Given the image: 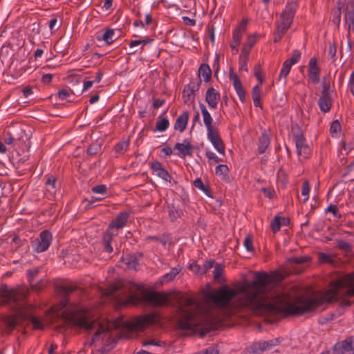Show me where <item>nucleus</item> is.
<instances>
[{
    "label": "nucleus",
    "instance_id": "f257e3e1",
    "mask_svg": "<svg viewBox=\"0 0 354 354\" xmlns=\"http://www.w3.org/2000/svg\"><path fill=\"white\" fill-rule=\"evenodd\" d=\"M254 280L245 281L239 290L230 288L227 285L213 292H208L206 297L220 308H231L234 311L245 308L257 315L301 316L314 313L324 304H332L340 300L339 305L349 307L354 301L348 298L354 297V276L347 275L346 280L331 283V288L315 297L299 296L294 300L287 293L268 292L269 285L281 281L284 275L280 271L267 273L263 271L253 272Z\"/></svg>",
    "mask_w": 354,
    "mask_h": 354
},
{
    "label": "nucleus",
    "instance_id": "f03ea898",
    "mask_svg": "<svg viewBox=\"0 0 354 354\" xmlns=\"http://www.w3.org/2000/svg\"><path fill=\"white\" fill-rule=\"evenodd\" d=\"M174 299L178 304L177 312L180 317L177 323L180 329L198 333L199 336L203 337L209 332L220 327L221 321L210 312L202 311L200 304L194 297L177 294Z\"/></svg>",
    "mask_w": 354,
    "mask_h": 354
},
{
    "label": "nucleus",
    "instance_id": "7ed1b4c3",
    "mask_svg": "<svg viewBox=\"0 0 354 354\" xmlns=\"http://www.w3.org/2000/svg\"><path fill=\"white\" fill-rule=\"evenodd\" d=\"M62 317L68 325L88 331L93 328L94 322L89 319L87 310L77 305H71L63 310Z\"/></svg>",
    "mask_w": 354,
    "mask_h": 354
},
{
    "label": "nucleus",
    "instance_id": "20e7f679",
    "mask_svg": "<svg viewBox=\"0 0 354 354\" xmlns=\"http://www.w3.org/2000/svg\"><path fill=\"white\" fill-rule=\"evenodd\" d=\"M129 300L136 304L138 302H144L153 307H161L168 305L170 303L169 295L165 292H154L147 290H142V296L138 297L132 295Z\"/></svg>",
    "mask_w": 354,
    "mask_h": 354
},
{
    "label": "nucleus",
    "instance_id": "39448f33",
    "mask_svg": "<svg viewBox=\"0 0 354 354\" xmlns=\"http://www.w3.org/2000/svg\"><path fill=\"white\" fill-rule=\"evenodd\" d=\"M31 322L34 329H43L44 326L42 322L33 316L30 312L19 310L15 315L8 316L5 318L6 330L10 333L17 325H21L24 322Z\"/></svg>",
    "mask_w": 354,
    "mask_h": 354
},
{
    "label": "nucleus",
    "instance_id": "423d86ee",
    "mask_svg": "<svg viewBox=\"0 0 354 354\" xmlns=\"http://www.w3.org/2000/svg\"><path fill=\"white\" fill-rule=\"evenodd\" d=\"M156 313H149L139 317L135 321L125 322L124 328L129 331H142L147 326L154 324L156 322Z\"/></svg>",
    "mask_w": 354,
    "mask_h": 354
},
{
    "label": "nucleus",
    "instance_id": "0eeeda50",
    "mask_svg": "<svg viewBox=\"0 0 354 354\" xmlns=\"http://www.w3.org/2000/svg\"><path fill=\"white\" fill-rule=\"evenodd\" d=\"M292 131L295 141L297 154L305 158H308L311 153V150L308 145L306 143V138L301 129L299 126H296L292 128Z\"/></svg>",
    "mask_w": 354,
    "mask_h": 354
},
{
    "label": "nucleus",
    "instance_id": "6e6552de",
    "mask_svg": "<svg viewBox=\"0 0 354 354\" xmlns=\"http://www.w3.org/2000/svg\"><path fill=\"white\" fill-rule=\"evenodd\" d=\"M201 83V79L196 77L192 78L190 82L185 86L183 91V100L185 104H191L194 102L195 93L199 90Z\"/></svg>",
    "mask_w": 354,
    "mask_h": 354
},
{
    "label": "nucleus",
    "instance_id": "1a4fd4ad",
    "mask_svg": "<svg viewBox=\"0 0 354 354\" xmlns=\"http://www.w3.org/2000/svg\"><path fill=\"white\" fill-rule=\"evenodd\" d=\"M329 83L324 80L322 82V95L318 101L319 109L324 113L328 112L332 106V99L329 93Z\"/></svg>",
    "mask_w": 354,
    "mask_h": 354
},
{
    "label": "nucleus",
    "instance_id": "9d476101",
    "mask_svg": "<svg viewBox=\"0 0 354 354\" xmlns=\"http://www.w3.org/2000/svg\"><path fill=\"white\" fill-rule=\"evenodd\" d=\"M301 58V52L299 50H295L290 59H286L283 64V67L281 70L279 80L282 81V84H286V78L289 74L292 66L297 63Z\"/></svg>",
    "mask_w": 354,
    "mask_h": 354
},
{
    "label": "nucleus",
    "instance_id": "9b49d317",
    "mask_svg": "<svg viewBox=\"0 0 354 354\" xmlns=\"http://www.w3.org/2000/svg\"><path fill=\"white\" fill-rule=\"evenodd\" d=\"M52 242V234L48 230H44L39 234V239L35 241V251L37 253L45 252Z\"/></svg>",
    "mask_w": 354,
    "mask_h": 354
},
{
    "label": "nucleus",
    "instance_id": "f8f14e48",
    "mask_svg": "<svg viewBox=\"0 0 354 354\" xmlns=\"http://www.w3.org/2000/svg\"><path fill=\"white\" fill-rule=\"evenodd\" d=\"M333 354H343L346 352H354V337L351 336L344 340L336 343L333 348Z\"/></svg>",
    "mask_w": 354,
    "mask_h": 354
},
{
    "label": "nucleus",
    "instance_id": "ddd939ff",
    "mask_svg": "<svg viewBox=\"0 0 354 354\" xmlns=\"http://www.w3.org/2000/svg\"><path fill=\"white\" fill-rule=\"evenodd\" d=\"M19 294L17 290L14 288L9 289L6 284H2L0 286V297L3 299L6 304L10 301L17 304L19 299Z\"/></svg>",
    "mask_w": 354,
    "mask_h": 354
},
{
    "label": "nucleus",
    "instance_id": "4468645a",
    "mask_svg": "<svg viewBox=\"0 0 354 354\" xmlns=\"http://www.w3.org/2000/svg\"><path fill=\"white\" fill-rule=\"evenodd\" d=\"M297 8V4L295 2H291L287 4L285 9L281 15V23H283L290 26L295 14Z\"/></svg>",
    "mask_w": 354,
    "mask_h": 354
},
{
    "label": "nucleus",
    "instance_id": "2eb2a0df",
    "mask_svg": "<svg viewBox=\"0 0 354 354\" xmlns=\"http://www.w3.org/2000/svg\"><path fill=\"white\" fill-rule=\"evenodd\" d=\"M344 21L348 25V37L351 31L354 30V1H348L344 8Z\"/></svg>",
    "mask_w": 354,
    "mask_h": 354
},
{
    "label": "nucleus",
    "instance_id": "dca6fc26",
    "mask_svg": "<svg viewBox=\"0 0 354 354\" xmlns=\"http://www.w3.org/2000/svg\"><path fill=\"white\" fill-rule=\"evenodd\" d=\"M207 138L211 141L215 149L221 154L225 153V145L218 134L217 129L207 131Z\"/></svg>",
    "mask_w": 354,
    "mask_h": 354
},
{
    "label": "nucleus",
    "instance_id": "f3484780",
    "mask_svg": "<svg viewBox=\"0 0 354 354\" xmlns=\"http://www.w3.org/2000/svg\"><path fill=\"white\" fill-rule=\"evenodd\" d=\"M229 77L233 82V86L236 90L237 95L239 97L240 100L242 102H245V91L241 81L240 80L238 75L234 73V68H230Z\"/></svg>",
    "mask_w": 354,
    "mask_h": 354
},
{
    "label": "nucleus",
    "instance_id": "a211bd4d",
    "mask_svg": "<svg viewBox=\"0 0 354 354\" xmlns=\"http://www.w3.org/2000/svg\"><path fill=\"white\" fill-rule=\"evenodd\" d=\"M174 149L178 151L176 155L182 158L193 155V146L187 139L184 140L182 143L177 142L174 145Z\"/></svg>",
    "mask_w": 354,
    "mask_h": 354
},
{
    "label": "nucleus",
    "instance_id": "6ab92c4d",
    "mask_svg": "<svg viewBox=\"0 0 354 354\" xmlns=\"http://www.w3.org/2000/svg\"><path fill=\"white\" fill-rule=\"evenodd\" d=\"M129 213L122 212L109 225L108 228L112 231L118 232V230L123 228L128 221Z\"/></svg>",
    "mask_w": 354,
    "mask_h": 354
},
{
    "label": "nucleus",
    "instance_id": "aec40b11",
    "mask_svg": "<svg viewBox=\"0 0 354 354\" xmlns=\"http://www.w3.org/2000/svg\"><path fill=\"white\" fill-rule=\"evenodd\" d=\"M320 68L317 65V61L315 57H312L309 61V67L308 75L309 80L313 84H317L319 82Z\"/></svg>",
    "mask_w": 354,
    "mask_h": 354
},
{
    "label": "nucleus",
    "instance_id": "412c9836",
    "mask_svg": "<svg viewBox=\"0 0 354 354\" xmlns=\"http://www.w3.org/2000/svg\"><path fill=\"white\" fill-rule=\"evenodd\" d=\"M117 235L118 232L112 231L109 228H107L106 230L102 233V243L103 244L104 250L105 252L111 253L113 251V247L111 246V242L113 237Z\"/></svg>",
    "mask_w": 354,
    "mask_h": 354
},
{
    "label": "nucleus",
    "instance_id": "4be33fe9",
    "mask_svg": "<svg viewBox=\"0 0 354 354\" xmlns=\"http://www.w3.org/2000/svg\"><path fill=\"white\" fill-rule=\"evenodd\" d=\"M280 342L279 338L270 339L269 341H264L261 342L255 343L252 345V351L254 353H258L259 351H264L270 349L274 346L278 345Z\"/></svg>",
    "mask_w": 354,
    "mask_h": 354
},
{
    "label": "nucleus",
    "instance_id": "5701e85b",
    "mask_svg": "<svg viewBox=\"0 0 354 354\" xmlns=\"http://www.w3.org/2000/svg\"><path fill=\"white\" fill-rule=\"evenodd\" d=\"M220 93L213 87H210L206 92L205 101L212 109H216L220 100Z\"/></svg>",
    "mask_w": 354,
    "mask_h": 354
},
{
    "label": "nucleus",
    "instance_id": "b1692460",
    "mask_svg": "<svg viewBox=\"0 0 354 354\" xmlns=\"http://www.w3.org/2000/svg\"><path fill=\"white\" fill-rule=\"evenodd\" d=\"M151 168L157 176L167 182H171V176L168 171L162 167L161 162L159 161L153 162Z\"/></svg>",
    "mask_w": 354,
    "mask_h": 354
},
{
    "label": "nucleus",
    "instance_id": "393cba45",
    "mask_svg": "<svg viewBox=\"0 0 354 354\" xmlns=\"http://www.w3.org/2000/svg\"><path fill=\"white\" fill-rule=\"evenodd\" d=\"M76 289L77 287L73 286H60L59 287V291L63 295L62 299L59 301L60 308H64L67 306L69 301L68 295Z\"/></svg>",
    "mask_w": 354,
    "mask_h": 354
},
{
    "label": "nucleus",
    "instance_id": "a878e982",
    "mask_svg": "<svg viewBox=\"0 0 354 354\" xmlns=\"http://www.w3.org/2000/svg\"><path fill=\"white\" fill-rule=\"evenodd\" d=\"M189 115V113L188 111H183L182 114L177 118L174 126V129L183 132L187 127Z\"/></svg>",
    "mask_w": 354,
    "mask_h": 354
},
{
    "label": "nucleus",
    "instance_id": "bb28decb",
    "mask_svg": "<svg viewBox=\"0 0 354 354\" xmlns=\"http://www.w3.org/2000/svg\"><path fill=\"white\" fill-rule=\"evenodd\" d=\"M270 143V138L269 134L264 131L262 133L258 140V152L260 154L263 153L268 148Z\"/></svg>",
    "mask_w": 354,
    "mask_h": 354
},
{
    "label": "nucleus",
    "instance_id": "cd10ccee",
    "mask_svg": "<svg viewBox=\"0 0 354 354\" xmlns=\"http://www.w3.org/2000/svg\"><path fill=\"white\" fill-rule=\"evenodd\" d=\"M199 106H200L202 115H203L204 124L207 128V131H208L210 130L217 129L216 127H215L212 125L213 120H212L209 111L206 109L205 106L203 104L201 103Z\"/></svg>",
    "mask_w": 354,
    "mask_h": 354
},
{
    "label": "nucleus",
    "instance_id": "c85d7f7f",
    "mask_svg": "<svg viewBox=\"0 0 354 354\" xmlns=\"http://www.w3.org/2000/svg\"><path fill=\"white\" fill-rule=\"evenodd\" d=\"M153 41V39L146 38L142 40H133L129 44L130 48L129 49L128 55H133L136 53V50L133 48L134 46L142 45L141 50H143V46L147 44H150Z\"/></svg>",
    "mask_w": 354,
    "mask_h": 354
},
{
    "label": "nucleus",
    "instance_id": "c756f323",
    "mask_svg": "<svg viewBox=\"0 0 354 354\" xmlns=\"http://www.w3.org/2000/svg\"><path fill=\"white\" fill-rule=\"evenodd\" d=\"M198 77L201 78V75L203 77L204 81L207 82L212 77V71L207 64H202L198 68Z\"/></svg>",
    "mask_w": 354,
    "mask_h": 354
},
{
    "label": "nucleus",
    "instance_id": "7c9ffc66",
    "mask_svg": "<svg viewBox=\"0 0 354 354\" xmlns=\"http://www.w3.org/2000/svg\"><path fill=\"white\" fill-rule=\"evenodd\" d=\"M194 185L196 188L201 190L208 198H213L209 186L208 185H204V183H203L202 180L200 178H197L194 181Z\"/></svg>",
    "mask_w": 354,
    "mask_h": 354
},
{
    "label": "nucleus",
    "instance_id": "2f4dec72",
    "mask_svg": "<svg viewBox=\"0 0 354 354\" xmlns=\"http://www.w3.org/2000/svg\"><path fill=\"white\" fill-rule=\"evenodd\" d=\"M102 149V142L98 140L93 142L88 147L86 153L88 156H94L97 155Z\"/></svg>",
    "mask_w": 354,
    "mask_h": 354
},
{
    "label": "nucleus",
    "instance_id": "473e14b6",
    "mask_svg": "<svg viewBox=\"0 0 354 354\" xmlns=\"http://www.w3.org/2000/svg\"><path fill=\"white\" fill-rule=\"evenodd\" d=\"M39 273V269L35 268L34 270H28L27 271L28 278V281L31 283V287L32 289L35 290H41L42 289V286L39 285V283H32L33 279Z\"/></svg>",
    "mask_w": 354,
    "mask_h": 354
},
{
    "label": "nucleus",
    "instance_id": "72a5a7b5",
    "mask_svg": "<svg viewBox=\"0 0 354 354\" xmlns=\"http://www.w3.org/2000/svg\"><path fill=\"white\" fill-rule=\"evenodd\" d=\"M70 84H71L70 91L73 94L80 95L82 93L83 90H82V86L80 80H79L77 79L72 80L70 82Z\"/></svg>",
    "mask_w": 354,
    "mask_h": 354
},
{
    "label": "nucleus",
    "instance_id": "f704fd0d",
    "mask_svg": "<svg viewBox=\"0 0 354 354\" xmlns=\"http://www.w3.org/2000/svg\"><path fill=\"white\" fill-rule=\"evenodd\" d=\"M311 259V257L305 255L301 257H290L288 259V261L291 265H302L304 263L310 262Z\"/></svg>",
    "mask_w": 354,
    "mask_h": 354
},
{
    "label": "nucleus",
    "instance_id": "c9c22d12",
    "mask_svg": "<svg viewBox=\"0 0 354 354\" xmlns=\"http://www.w3.org/2000/svg\"><path fill=\"white\" fill-rule=\"evenodd\" d=\"M169 120L165 117L160 115L158 117V120L156 122V130L160 132L165 131L169 127Z\"/></svg>",
    "mask_w": 354,
    "mask_h": 354
},
{
    "label": "nucleus",
    "instance_id": "e433bc0d",
    "mask_svg": "<svg viewBox=\"0 0 354 354\" xmlns=\"http://www.w3.org/2000/svg\"><path fill=\"white\" fill-rule=\"evenodd\" d=\"M129 145V141L122 140L118 142L114 147V151L118 155H122L127 150Z\"/></svg>",
    "mask_w": 354,
    "mask_h": 354
},
{
    "label": "nucleus",
    "instance_id": "4c0bfd02",
    "mask_svg": "<svg viewBox=\"0 0 354 354\" xmlns=\"http://www.w3.org/2000/svg\"><path fill=\"white\" fill-rule=\"evenodd\" d=\"M343 6H338L337 5V8L332 10L331 15H332V21L333 24H335L337 27H339L340 21H341V13H342V9L344 8Z\"/></svg>",
    "mask_w": 354,
    "mask_h": 354
},
{
    "label": "nucleus",
    "instance_id": "58836bf2",
    "mask_svg": "<svg viewBox=\"0 0 354 354\" xmlns=\"http://www.w3.org/2000/svg\"><path fill=\"white\" fill-rule=\"evenodd\" d=\"M335 262V261L333 256L324 252L319 253V263L334 264Z\"/></svg>",
    "mask_w": 354,
    "mask_h": 354
},
{
    "label": "nucleus",
    "instance_id": "ea45409f",
    "mask_svg": "<svg viewBox=\"0 0 354 354\" xmlns=\"http://www.w3.org/2000/svg\"><path fill=\"white\" fill-rule=\"evenodd\" d=\"M109 330H110V328L109 326H104L103 325H100L98 329L94 333V335L93 337V341L98 340L102 334L108 333L109 332Z\"/></svg>",
    "mask_w": 354,
    "mask_h": 354
},
{
    "label": "nucleus",
    "instance_id": "a19ab883",
    "mask_svg": "<svg viewBox=\"0 0 354 354\" xmlns=\"http://www.w3.org/2000/svg\"><path fill=\"white\" fill-rule=\"evenodd\" d=\"M337 248H338L339 250H342L346 252H350L352 250V245L344 241V240H339L337 242Z\"/></svg>",
    "mask_w": 354,
    "mask_h": 354
},
{
    "label": "nucleus",
    "instance_id": "79ce46f5",
    "mask_svg": "<svg viewBox=\"0 0 354 354\" xmlns=\"http://www.w3.org/2000/svg\"><path fill=\"white\" fill-rule=\"evenodd\" d=\"M180 270L178 268H174L170 271V272L167 273L163 277V280L165 282H169L173 280L175 277L180 272Z\"/></svg>",
    "mask_w": 354,
    "mask_h": 354
},
{
    "label": "nucleus",
    "instance_id": "37998d69",
    "mask_svg": "<svg viewBox=\"0 0 354 354\" xmlns=\"http://www.w3.org/2000/svg\"><path fill=\"white\" fill-rule=\"evenodd\" d=\"M223 273V266L221 264L216 263L214 266V278L215 281H219L220 277Z\"/></svg>",
    "mask_w": 354,
    "mask_h": 354
},
{
    "label": "nucleus",
    "instance_id": "c03bdc74",
    "mask_svg": "<svg viewBox=\"0 0 354 354\" xmlns=\"http://www.w3.org/2000/svg\"><path fill=\"white\" fill-rule=\"evenodd\" d=\"M168 214L171 221L176 220L177 216H180L182 214L181 210L174 209V207H168Z\"/></svg>",
    "mask_w": 354,
    "mask_h": 354
},
{
    "label": "nucleus",
    "instance_id": "a18cd8bd",
    "mask_svg": "<svg viewBox=\"0 0 354 354\" xmlns=\"http://www.w3.org/2000/svg\"><path fill=\"white\" fill-rule=\"evenodd\" d=\"M281 226V217L276 216L271 222V227L274 233L280 230Z\"/></svg>",
    "mask_w": 354,
    "mask_h": 354
},
{
    "label": "nucleus",
    "instance_id": "49530a36",
    "mask_svg": "<svg viewBox=\"0 0 354 354\" xmlns=\"http://www.w3.org/2000/svg\"><path fill=\"white\" fill-rule=\"evenodd\" d=\"M229 168L225 165H219L216 167V174L223 175V176H228Z\"/></svg>",
    "mask_w": 354,
    "mask_h": 354
},
{
    "label": "nucleus",
    "instance_id": "de8ad7c7",
    "mask_svg": "<svg viewBox=\"0 0 354 354\" xmlns=\"http://www.w3.org/2000/svg\"><path fill=\"white\" fill-rule=\"evenodd\" d=\"M341 131V124L339 122L336 120L331 123L330 128V133L332 136L339 133Z\"/></svg>",
    "mask_w": 354,
    "mask_h": 354
},
{
    "label": "nucleus",
    "instance_id": "09e8293b",
    "mask_svg": "<svg viewBox=\"0 0 354 354\" xmlns=\"http://www.w3.org/2000/svg\"><path fill=\"white\" fill-rule=\"evenodd\" d=\"M114 34V30L112 29H108L102 35V39L107 44H111L113 40L112 39V37Z\"/></svg>",
    "mask_w": 354,
    "mask_h": 354
},
{
    "label": "nucleus",
    "instance_id": "8fccbe9b",
    "mask_svg": "<svg viewBox=\"0 0 354 354\" xmlns=\"http://www.w3.org/2000/svg\"><path fill=\"white\" fill-rule=\"evenodd\" d=\"M309 192H310V184L308 181L306 180L303 183L302 186V190H301V194L305 196V198L304 199V203H306L308 199L309 196Z\"/></svg>",
    "mask_w": 354,
    "mask_h": 354
},
{
    "label": "nucleus",
    "instance_id": "3c124183",
    "mask_svg": "<svg viewBox=\"0 0 354 354\" xmlns=\"http://www.w3.org/2000/svg\"><path fill=\"white\" fill-rule=\"evenodd\" d=\"M19 140L15 136H12L10 133H7L6 136L4 138V142L9 145H16Z\"/></svg>",
    "mask_w": 354,
    "mask_h": 354
},
{
    "label": "nucleus",
    "instance_id": "603ef678",
    "mask_svg": "<svg viewBox=\"0 0 354 354\" xmlns=\"http://www.w3.org/2000/svg\"><path fill=\"white\" fill-rule=\"evenodd\" d=\"M326 212H330L333 214L335 217H337L338 218H341V214L339 212L338 208L337 205L330 204L326 209Z\"/></svg>",
    "mask_w": 354,
    "mask_h": 354
},
{
    "label": "nucleus",
    "instance_id": "864d4df0",
    "mask_svg": "<svg viewBox=\"0 0 354 354\" xmlns=\"http://www.w3.org/2000/svg\"><path fill=\"white\" fill-rule=\"evenodd\" d=\"M351 48L352 43L351 41H348L344 48H341L340 50L341 57H342L344 53H345V57H350L351 55Z\"/></svg>",
    "mask_w": 354,
    "mask_h": 354
},
{
    "label": "nucleus",
    "instance_id": "5fc2aeb1",
    "mask_svg": "<svg viewBox=\"0 0 354 354\" xmlns=\"http://www.w3.org/2000/svg\"><path fill=\"white\" fill-rule=\"evenodd\" d=\"M92 192L96 194H105L107 192V188L105 185H97L92 187Z\"/></svg>",
    "mask_w": 354,
    "mask_h": 354
},
{
    "label": "nucleus",
    "instance_id": "6e6d98bb",
    "mask_svg": "<svg viewBox=\"0 0 354 354\" xmlns=\"http://www.w3.org/2000/svg\"><path fill=\"white\" fill-rule=\"evenodd\" d=\"M289 28H290V26L286 25L283 23H281V24L277 26L275 32H277V34H279L283 37L286 34L287 30L289 29Z\"/></svg>",
    "mask_w": 354,
    "mask_h": 354
},
{
    "label": "nucleus",
    "instance_id": "4d7b16f0",
    "mask_svg": "<svg viewBox=\"0 0 354 354\" xmlns=\"http://www.w3.org/2000/svg\"><path fill=\"white\" fill-rule=\"evenodd\" d=\"M248 61V57H243V55L239 56V71L244 70L245 71H248V66H247Z\"/></svg>",
    "mask_w": 354,
    "mask_h": 354
},
{
    "label": "nucleus",
    "instance_id": "13d9d810",
    "mask_svg": "<svg viewBox=\"0 0 354 354\" xmlns=\"http://www.w3.org/2000/svg\"><path fill=\"white\" fill-rule=\"evenodd\" d=\"M254 75L259 82V84H261L263 82V77L262 75L260 64H257L254 66Z\"/></svg>",
    "mask_w": 354,
    "mask_h": 354
},
{
    "label": "nucleus",
    "instance_id": "bf43d9fd",
    "mask_svg": "<svg viewBox=\"0 0 354 354\" xmlns=\"http://www.w3.org/2000/svg\"><path fill=\"white\" fill-rule=\"evenodd\" d=\"M215 263V261L213 259L205 261L201 266L202 273L205 274L210 268H212Z\"/></svg>",
    "mask_w": 354,
    "mask_h": 354
},
{
    "label": "nucleus",
    "instance_id": "052dcab7",
    "mask_svg": "<svg viewBox=\"0 0 354 354\" xmlns=\"http://www.w3.org/2000/svg\"><path fill=\"white\" fill-rule=\"evenodd\" d=\"M244 246L248 252H252L254 250L252 239L250 236H247L244 240Z\"/></svg>",
    "mask_w": 354,
    "mask_h": 354
},
{
    "label": "nucleus",
    "instance_id": "680f3d73",
    "mask_svg": "<svg viewBox=\"0 0 354 354\" xmlns=\"http://www.w3.org/2000/svg\"><path fill=\"white\" fill-rule=\"evenodd\" d=\"M261 190L263 192L264 195L270 199L274 198V196L275 195L274 190L271 187H268V188L263 187L261 189Z\"/></svg>",
    "mask_w": 354,
    "mask_h": 354
},
{
    "label": "nucleus",
    "instance_id": "e2e57ef3",
    "mask_svg": "<svg viewBox=\"0 0 354 354\" xmlns=\"http://www.w3.org/2000/svg\"><path fill=\"white\" fill-rule=\"evenodd\" d=\"M189 268L196 274H203V273L201 272V266L196 263H191L189 266Z\"/></svg>",
    "mask_w": 354,
    "mask_h": 354
},
{
    "label": "nucleus",
    "instance_id": "0e129e2a",
    "mask_svg": "<svg viewBox=\"0 0 354 354\" xmlns=\"http://www.w3.org/2000/svg\"><path fill=\"white\" fill-rule=\"evenodd\" d=\"M337 52V46L335 42L330 43L328 47V55L331 58H334L335 57Z\"/></svg>",
    "mask_w": 354,
    "mask_h": 354
},
{
    "label": "nucleus",
    "instance_id": "69168bd1",
    "mask_svg": "<svg viewBox=\"0 0 354 354\" xmlns=\"http://www.w3.org/2000/svg\"><path fill=\"white\" fill-rule=\"evenodd\" d=\"M257 42V36L256 35H249L248 37V40L245 44H247V46L250 48H252L255 43Z\"/></svg>",
    "mask_w": 354,
    "mask_h": 354
},
{
    "label": "nucleus",
    "instance_id": "338daca9",
    "mask_svg": "<svg viewBox=\"0 0 354 354\" xmlns=\"http://www.w3.org/2000/svg\"><path fill=\"white\" fill-rule=\"evenodd\" d=\"M196 354H218V350L214 346H209L204 352Z\"/></svg>",
    "mask_w": 354,
    "mask_h": 354
},
{
    "label": "nucleus",
    "instance_id": "774afa93",
    "mask_svg": "<svg viewBox=\"0 0 354 354\" xmlns=\"http://www.w3.org/2000/svg\"><path fill=\"white\" fill-rule=\"evenodd\" d=\"M348 86L351 91V94L354 96V71L351 75Z\"/></svg>",
    "mask_w": 354,
    "mask_h": 354
}]
</instances>
